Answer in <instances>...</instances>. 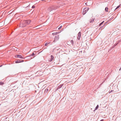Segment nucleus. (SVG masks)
Wrapping results in <instances>:
<instances>
[{"instance_id": "obj_13", "label": "nucleus", "mask_w": 121, "mask_h": 121, "mask_svg": "<svg viewBox=\"0 0 121 121\" xmlns=\"http://www.w3.org/2000/svg\"><path fill=\"white\" fill-rule=\"evenodd\" d=\"M35 54L34 53H32L29 56H32L33 57H34L35 56Z\"/></svg>"}, {"instance_id": "obj_4", "label": "nucleus", "mask_w": 121, "mask_h": 121, "mask_svg": "<svg viewBox=\"0 0 121 121\" xmlns=\"http://www.w3.org/2000/svg\"><path fill=\"white\" fill-rule=\"evenodd\" d=\"M67 44L69 45H73V40L68 41L67 42Z\"/></svg>"}, {"instance_id": "obj_16", "label": "nucleus", "mask_w": 121, "mask_h": 121, "mask_svg": "<svg viewBox=\"0 0 121 121\" xmlns=\"http://www.w3.org/2000/svg\"><path fill=\"white\" fill-rule=\"evenodd\" d=\"M99 107V105H97L96 107H95V110H97L98 108Z\"/></svg>"}, {"instance_id": "obj_1", "label": "nucleus", "mask_w": 121, "mask_h": 121, "mask_svg": "<svg viewBox=\"0 0 121 121\" xmlns=\"http://www.w3.org/2000/svg\"><path fill=\"white\" fill-rule=\"evenodd\" d=\"M30 22L31 21L29 20H25L23 21L22 23L20 24V26L21 27H24L29 24Z\"/></svg>"}, {"instance_id": "obj_7", "label": "nucleus", "mask_w": 121, "mask_h": 121, "mask_svg": "<svg viewBox=\"0 0 121 121\" xmlns=\"http://www.w3.org/2000/svg\"><path fill=\"white\" fill-rule=\"evenodd\" d=\"M81 33L80 32H79L78 34V36L77 37L78 39L79 40L81 36Z\"/></svg>"}, {"instance_id": "obj_9", "label": "nucleus", "mask_w": 121, "mask_h": 121, "mask_svg": "<svg viewBox=\"0 0 121 121\" xmlns=\"http://www.w3.org/2000/svg\"><path fill=\"white\" fill-rule=\"evenodd\" d=\"M51 58L49 60V61H52L54 59V57L52 55H51Z\"/></svg>"}, {"instance_id": "obj_26", "label": "nucleus", "mask_w": 121, "mask_h": 121, "mask_svg": "<svg viewBox=\"0 0 121 121\" xmlns=\"http://www.w3.org/2000/svg\"><path fill=\"white\" fill-rule=\"evenodd\" d=\"M113 91V90H111L109 92V93H111Z\"/></svg>"}, {"instance_id": "obj_5", "label": "nucleus", "mask_w": 121, "mask_h": 121, "mask_svg": "<svg viewBox=\"0 0 121 121\" xmlns=\"http://www.w3.org/2000/svg\"><path fill=\"white\" fill-rule=\"evenodd\" d=\"M59 39L58 36H56L54 38V40L53 41V42H55L57 41Z\"/></svg>"}, {"instance_id": "obj_27", "label": "nucleus", "mask_w": 121, "mask_h": 121, "mask_svg": "<svg viewBox=\"0 0 121 121\" xmlns=\"http://www.w3.org/2000/svg\"><path fill=\"white\" fill-rule=\"evenodd\" d=\"M103 27V26H102V27H101L100 28V29L101 28H102Z\"/></svg>"}, {"instance_id": "obj_21", "label": "nucleus", "mask_w": 121, "mask_h": 121, "mask_svg": "<svg viewBox=\"0 0 121 121\" xmlns=\"http://www.w3.org/2000/svg\"><path fill=\"white\" fill-rule=\"evenodd\" d=\"M121 41V39H120V40H119L118 41H117V44H118Z\"/></svg>"}, {"instance_id": "obj_29", "label": "nucleus", "mask_w": 121, "mask_h": 121, "mask_svg": "<svg viewBox=\"0 0 121 121\" xmlns=\"http://www.w3.org/2000/svg\"><path fill=\"white\" fill-rule=\"evenodd\" d=\"M30 6L29 5H28L27 7H29Z\"/></svg>"}, {"instance_id": "obj_15", "label": "nucleus", "mask_w": 121, "mask_h": 121, "mask_svg": "<svg viewBox=\"0 0 121 121\" xmlns=\"http://www.w3.org/2000/svg\"><path fill=\"white\" fill-rule=\"evenodd\" d=\"M108 7H106L105 8V10L107 12H108Z\"/></svg>"}, {"instance_id": "obj_14", "label": "nucleus", "mask_w": 121, "mask_h": 121, "mask_svg": "<svg viewBox=\"0 0 121 121\" xmlns=\"http://www.w3.org/2000/svg\"><path fill=\"white\" fill-rule=\"evenodd\" d=\"M48 89H46L45 90L44 93L45 94H46L48 92Z\"/></svg>"}, {"instance_id": "obj_12", "label": "nucleus", "mask_w": 121, "mask_h": 121, "mask_svg": "<svg viewBox=\"0 0 121 121\" xmlns=\"http://www.w3.org/2000/svg\"><path fill=\"white\" fill-rule=\"evenodd\" d=\"M95 18H92L90 19V22H93L95 20Z\"/></svg>"}, {"instance_id": "obj_30", "label": "nucleus", "mask_w": 121, "mask_h": 121, "mask_svg": "<svg viewBox=\"0 0 121 121\" xmlns=\"http://www.w3.org/2000/svg\"><path fill=\"white\" fill-rule=\"evenodd\" d=\"M121 69V67L120 68V70Z\"/></svg>"}, {"instance_id": "obj_11", "label": "nucleus", "mask_w": 121, "mask_h": 121, "mask_svg": "<svg viewBox=\"0 0 121 121\" xmlns=\"http://www.w3.org/2000/svg\"><path fill=\"white\" fill-rule=\"evenodd\" d=\"M24 61L23 60H22V61H20V60H17L15 62L16 63H18L20 62H22Z\"/></svg>"}, {"instance_id": "obj_6", "label": "nucleus", "mask_w": 121, "mask_h": 121, "mask_svg": "<svg viewBox=\"0 0 121 121\" xmlns=\"http://www.w3.org/2000/svg\"><path fill=\"white\" fill-rule=\"evenodd\" d=\"M15 57L17 58H23L22 56L21 55H16L15 56Z\"/></svg>"}, {"instance_id": "obj_17", "label": "nucleus", "mask_w": 121, "mask_h": 121, "mask_svg": "<svg viewBox=\"0 0 121 121\" xmlns=\"http://www.w3.org/2000/svg\"><path fill=\"white\" fill-rule=\"evenodd\" d=\"M58 32H56V33H52V35H55L57 34L58 33Z\"/></svg>"}, {"instance_id": "obj_20", "label": "nucleus", "mask_w": 121, "mask_h": 121, "mask_svg": "<svg viewBox=\"0 0 121 121\" xmlns=\"http://www.w3.org/2000/svg\"><path fill=\"white\" fill-rule=\"evenodd\" d=\"M120 6V5H119L118 6L117 8H116V9H115V10H116L118 8H119Z\"/></svg>"}, {"instance_id": "obj_25", "label": "nucleus", "mask_w": 121, "mask_h": 121, "mask_svg": "<svg viewBox=\"0 0 121 121\" xmlns=\"http://www.w3.org/2000/svg\"><path fill=\"white\" fill-rule=\"evenodd\" d=\"M117 44H117V43H115V44H114V46H115Z\"/></svg>"}, {"instance_id": "obj_3", "label": "nucleus", "mask_w": 121, "mask_h": 121, "mask_svg": "<svg viewBox=\"0 0 121 121\" xmlns=\"http://www.w3.org/2000/svg\"><path fill=\"white\" fill-rule=\"evenodd\" d=\"M55 9L53 6H50L48 9V12H50L51 11L54 10Z\"/></svg>"}, {"instance_id": "obj_18", "label": "nucleus", "mask_w": 121, "mask_h": 121, "mask_svg": "<svg viewBox=\"0 0 121 121\" xmlns=\"http://www.w3.org/2000/svg\"><path fill=\"white\" fill-rule=\"evenodd\" d=\"M104 22V21H103L102 22H101V23H100L99 24V26H100Z\"/></svg>"}, {"instance_id": "obj_19", "label": "nucleus", "mask_w": 121, "mask_h": 121, "mask_svg": "<svg viewBox=\"0 0 121 121\" xmlns=\"http://www.w3.org/2000/svg\"><path fill=\"white\" fill-rule=\"evenodd\" d=\"M4 84V83L2 82H0V85H2Z\"/></svg>"}, {"instance_id": "obj_10", "label": "nucleus", "mask_w": 121, "mask_h": 121, "mask_svg": "<svg viewBox=\"0 0 121 121\" xmlns=\"http://www.w3.org/2000/svg\"><path fill=\"white\" fill-rule=\"evenodd\" d=\"M92 4V2H91V4H89V2H88V1L86 3H85V4L86 5H87L88 6H90V5H91Z\"/></svg>"}, {"instance_id": "obj_2", "label": "nucleus", "mask_w": 121, "mask_h": 121, "mask_svg": "<svg viewBox=\"0 0 121 121\" xmlns=\"http://www.w3.org/2000/svg\"><path fill=\"white\" fill-rule=\"evenodd\" d=\"M89 9V8L87 7L84 8L83 10L82 13L83 14V15L85 14Z\"/></svg>"}, {"instance_id": "obj_24", "label": "nucleus", "mask_w": 121, "mask_h": 121, "mask_svg": "<svg viewBox=\"0 0 121 121\" xmlns=\"http://www.w3.org/2000/svg\"><path fill=\"white\" fill-rule=\"evenodd\" d=\"M35 6L34 5H33L32 6V8L33 9H34L35 8Z\"/></svg>"}, {"instance_id": "obj_31", "label": "nucleus", "mask_w": 121, "mask_h": 121, "mask_svg": "<svg viewBox=\"0 0 121 121\" xmlns=\"http://www.w3.org/2000/svg\"><path fill=\"white\" fill-rule=\"evenodd\" d=\"M2 66V65H1V66H0V67H1V66Z\"/></svg>"}, {"instance_id": "obj_8", "label": "nucleus", "mask_w": 121, "mask_h": 121, "mask_svg": "<svg viewBox=\"0 0 121 121\" xmlns=\"http://www.w3.org/2000/svg\"><path fill=\"white\" fill-rule=\"evenodd\" d=\"M63 84L57 87L56 89V90H57L61 88L62 87V86H63Z\"/></svg>"}, {"instance_id": "obj_22", "label": "nucleus", "mask_w": 121, "mask_h": 121, "mask_svg": "<svg viewBox=\"0 0 121 121\" xmlns=\"http://www.w3.org/2000/svg\"><path fill=\"white\" fill-rule=\"evenodd\" d=\"M49 44V43H46L45 44V46H47L48 44Z\"/></svg>"}, {"instance_id": "obj_23", "label": "nucleus", "mask_w": 121, "mask_h": 121, "mask_svg": "<svg viewBox=\"0 0 121 121\" xmlns=\"http://www.w3.org/2000/svg\"><path fill=\"white\" fill-rule=\"evenodd\" d=\"M62 27V26H60L58 28V30H60V29H61V27Z\"/></svg>"}, {"instance_id": "obj_28", "label": "nucleus", "mask_w": 121, "mask_h": 121, "mask_svg": "<svg viewBox=\"0 0 121 121\" xmlns=\"http://www.w3.org/2000/svg\"><path fill=\"white\" fill-rule=\"evenodd\" d=\"M104 120L103 119H102L100 121H103Z\"/></svg>"}]
</instances>
